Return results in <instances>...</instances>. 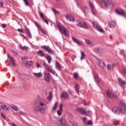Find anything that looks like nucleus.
Returning <instances> with one entry per match:
<instances>
[{"mask_svg": "<svg viewBox=\"0 0 126 126\" xmlns=\"http://www.w3.org/2000/svg\"><path fill=\"white\" fill-rule=\"evenodd\" d=\"M58 106V102H55L54 103V105L53 106V107L52 108V112H54V111H55V110H56V109H57V107Z\"/></svg>", "mask_w": 126, "mask_h": 126, "instance_id": "obj_37", "label": "nucleus"}, {"mask_svg": "<svg viewBox=\"0 0 126 126\" xmlns=\"http://www.w3.org/2000/svg\"><path fill=\"white\" fill-rule=\"evenodd\" d=\"M75 90L76 93H77L78 95H79V86H78L77 84H76L75 85Z\"/></svg>", "mask_w": 126, "mask_h": 126, "instance_id": "obj_31", "label": "nucleus"}, {"mask_svg": "<svg viewBox=\"0 0 126 126\" xmlns=\"http://www.w3.org/2000/svg\"><path fill=\"white\" fill-rule=\"evenodd\" d=\"M10 126H16V125H15V124L13 123H10Z\"/></svg>", "mask_w": 126, "mask_h": 126, "instance_id": "obj_54", "label": "nucleus"}, {"mask_svg": "<svg viewBox=\"0 0 126 126\" xmlns=\"http://www.w3.org/2000/svg\"><path fill=\"white\" fill-rule=\"evenodd\" d=\"M25 29L27 33L28 36H29V38L32 39V34H31V32H30V30L28 29L27 27H25Z\"/></svg>", "mask_w": 126, "mask_h": 126, "instance_id": "obj_21", "label": "nucleus"}, {"mask_svg": "<svg viewBox=\"0 0 126 126\" xmlns=\"http://www.w3.org/2000/svg\"><path fill=\"white\" fill-rule=\"evenodd\" d=\"M77 5L78 7L80 8V9H81V10H82V11H83L85 14H86V13H88V12H89V10H88V8L87 7L85 6L83 8H82V6H81V5H79L78 3L77 4Z\"/></svg>", "mask_w": 126, "mask_h": 126, "instance_id": "obj_11", "label": "nucleus"}, {"mask_svg": "<svg viewBox=\"0 0 126 126\" xmlns=\"http://www.w3.org/2000/svg\"><path fill=\"white\" fill-rule=\"evenodd\" d=\"M36 54L40 57H45V53H44V52L42 50L36 51Z\"/></svg>", "mask_w": 126, "mask_h": 126, "instance_id": "obj_26", "label": "nucleus"}, {"mask_svg": "<svg viewBox=\"0 0 126 126\" xmlns=\"http://www.w3.org/2000/svg\"><path fill=\"white\" fill-rule=\"evenodd\" d=\"M116 22L112 21L109 23L108 26H109L110 28H113V27H115V26H116Z\"/></svg>", "mask_w": 126, "mask_h": 126, "instance_id": "obj_25", "label": "nucleus"}, {"mask_svg": "<svg viewBox=\"0 0 126 126\" xmlns=\"http://www.w3.org/2000/svg\"><path fill=\"white\" fill-rule=\"evenodd\" d=\"M47 106V101L46 100L42 99L39 100L37 102L35 103V106L33 107V111L35 113H39L45 114V111L48 109Z\"/></svg>", "mask_w": 126, "mask_h": 126, "instance_id": "obj_1", "label": "nucleus"}, {"mask_svg": "<svg viewBox=\"0 0 126 126\" xmlns=\"http://www.w3.org/2000/svg\"><path fill=\"white\" fill-rule=\"evenodd\" d=\"M57 27L59 28V30L60 31L61 33H63L66 37H68L69 36V34L68 33V32L66 31V30L62 24L59 23L57 22Z\"/></svg>", "mask_w": 126, "mask_h": 126, "instance_id": "obj_3", "label": "nucleus"}, {"mask_svg": "<svg viewBox=\"0 0 126 126\" xmlns=\"http://www.w3.org/2000/svg\"><path fill=\"white\" fill-rule=\"evenodd\" d=\"M40 29H41V31L43 34H46V32H45V31L44 30H43V29H42L41 28Z\"/></svg>", "mask_w": 126, "mask_h": 126, "instance_id": "obj_59", "label": "nucleus"}, {"mask_svg": "<svg viewBox=\"0 0 126 126\" xmlns=\"http://www.w3.org/2000/svg\"><path fill=\"white\" fill-rule=\"evenodd\" d=\"M62 111H63V104H60V109L57 111V114L59 116H61L62 115Z\"/></svg>", "mask_w": 126, "mask_h": 126, "instance_id": "obj_28", "label": "nucleus"}, {"mask_svg": "<svg viewBox=\"0 0 126 126\" xmlns=\"http://www.w3.org/2000/svg\"><path fill=\"white\" fill-rule=\"evenodd\" d=\"M112 111L114 114H118V113H120V110H119V107L118 108L117 107H114L112 109Z\"/></svg>", "mask_w": 126, "mask_h": 126, "instance_id": "obj_30", "label": "nucleus"}, {"mask_svg": "<svg viewBox=\"0 0 126 126\" xmlns=\"http://www.w3.org/2000/svg\"><path fill=\"white\" fill-rule=\"evenodd\" d=\"M73 76H74V78L75 79H76V78H77V77L78 76V74H77V73H74Z\"/></svg>", "mask_w": 126, "mask_h": 126, "instance_id": "obj_49", "label": "nucleus"}, {"mask_svg": "<svg viewBox=\"0 0 126 126\" xmlns=\"http://www.w3.org/2000/svg\"><path fill=\"white\" fill-rule=\"evenodd\" d=\"M65 18L68 21H70V22H73V21L75 20L74 17L70 14L66 15Z\"/></svg>", "mask_w": 126, "mask_h": 126, "instance_id": "obj_15", "label": "nucleus"}, {"mask_svg": "<svg viewBox=\"0 0 126 126\" xmlns=\"http://www.w3.org/2000/svg\"><path fill=\"white\" fill-rule=\"evenodd\" d=\"M1 26L2 28H5V27H6V25H5V24H2Z\"/></svg>", "mask_w": 126, "mask_h": 126, "instance_id": "obj_62", "label": "nucleus"}, {"mask_svg": "<svg viewBox=\"0 0 126 126\" xmlns=\"http://www.w3.org/2000/svg\"><path fill=\"white\" fill-rule=\"evenodd\" d=\"M83 104L84 106H86L87 105V104H86V101H85V100L83 101Z\"/></svg>", "mask_w": 126, "mask_h": 126, "instance_id": "obj_63", "label": "nucleus"}, {"mask_svg": "<svg viewBox=\"0 0 126 126\" xmlns=\"http://www.w3.org/2000/svg\"><path fill=\"white\" fill-rule=\"evenodd\" d=\"M107 94V96L108 98H114V99H117L118 98V96L117 95L115 94L113 91H107L106 92Z\"/></svg>", "mask_w": 126, "mask_h": 126, "instance_id": "obj_7", "label": "nucleus"}, {"mask_svg": "<svg viewBox=\"0 0 126 126\" xmlns=\"http://www.w3.org/2000/svg\"><path fill=\"white\" fill-rule=\"evenodd\" d=\"M20 35L22 36V37H23L24 39H25V36L23 34H20Z\"/></svg>", "mask_w": 126, "mask_h": 126, "instance_id": "obj_64", "label": "nucleus"}, {"mask_svg": "<svg viewBox=\"0 0 126 126\" xmlns=\"http://www.w3.org/2000/svg\"><path fill=\"white\" fill-rule=\"evenodd\" d=\"M78 27L84 28V29H87L88 28V25L84 22H80L77 24Z\"/></svg>", "mask_w": 126, "mask_h": 126, "instance_id": "obj_9", "label": "nucleus"}, {"mask_svg": "<svg viewBox=\"0 0 126 126\" xmlns=\"http://www.w3.org/2000/svg\"><path fill=\"white\" fill-rule=\"evenodd\" d=\"M85 41L87 45H91V44H92V41L89 39H85Z\"/></svg>", "mask_w": 126, "mask_h": 126, "instance_id": "obj_38", "label": "nucleus"}, {"mask_svg": "<svg viewBox=\"0 0 126 126\" xmlns=\"http://www.w3.org/2000/svg\"><path fill=\"white\" fill-rule=\"evenodd\" d=\"M24 1L26 5H29V4L28 3V1L27 0H23Z\"/></svg>", "mask_w": 126, "mask_h": 126, "instance_id": "obj_50", "label": "nucleus"}, {"mask_svg": "<svg viewBox=\"0 0 126 126\" xmlns=\"http://www.w3.org/2000/svg\"><path fill=\"white\" fill-rule=\"evenodd\" d=\"M41 48H42V49H44V51H47V52L49 53H51L52 54H53V55L55 54V51L52 50V49L49 47H47V46H41Z\"/></svg>", "mask_w": 126, "mask_h": 126, "instance_id": "obj_8", "label": "nucleus"}, {"mask_svg": "<svg viewBox=\"0 0 126 126\" xmlns=\"http://www.w3.org/2000/svg\"><path fill=\"white\" fill-rule=\"evenodd\" d=\"M34 24L35 25V26H36V27L38 28V29H40V25H39V24L38 23V22H34Z\"/></svg>", "mask_w": 126, "mask_h": 126, "instance_id": "obj_42", "label": "nucleus"}, {"mask_svg": "<svg viewBox=\"0 0 126 126\" xmlns=\"http://www.w3.org/2000/svg\"><path fill=\"white\" fill-rule=\"evenodd\" d=\"M56 68L58 70H61L62 68L61 67V64L58 62V61H56Z\"/></svg>", "mask_w": 126, "mask_h": 126, "instance_id": "obj_29", "label": "nucleus"}, {"mask_svg": "<svg viewBox=\"0 0 126 126\" xmlns=\"http://www.w3.org/2000/svg\"><path fill=\"white\" fill-rule=\"evenodd\" d=\"M47 99L49 100V101H51L52 99H53V93L51 92H50L49 93V95L47 97Z\"/></svg>", "mask_w": 126, "mask_h": 126, "instance_id": "obj_32", "label": "nucleus"}, {"mask_svg": "<svg viewBox=\"0 0 126 126\" xmlns=\"http://www.w3.org/2000/svg\"><path fill=\"white\" fill-rule=\"evenodd\" d=\"M96 2L100 4L101 7L113 6V2L111 0H96Z\"/></svg>", "mask_w": 126, "mask_h": 126, "instance_id": "obj_2", "label": "nucleus"}, {"mask_svg": "<svg viewBox=\"0 0 126 126\" xmlns=\"http://www.w3.org/2000/svg\"><path fill=\"white\" fill-rule=\"evenodd\" d=\"M93 26H94V28L96 30H97L98 32L100 33H103L104 30L101 28V26L99 25V24L97 22H92Z\"/></svg>", "mask_w": 126, "mask_h": 126, "instance_id": "obj_5", "label": "nucleus"}, {"mask_svg": "<svg viewBox=\"0 0 126 126\" xmlns=\"http://www.w3.org/2000/svg\"><path fill=\"white\" fill-rule=\"evenodd\" d=\"M56 45H57V46H58V47H59V48L61 49V43H59V42H57L56 43Z\"/></svg>", "mask_w": 126, "mask_h": 126, "instance_id": "obj_53", "label": "nucleus"}, {"mask_svg": "<svg viewBox=\"0 0 126 126\" xmlns=\"http://www.w3.org/2000/svg\"><path fill=\"white\" fill-rule=\"evenodd\" d=\"M122 73H124V74H126V69H124L122 70Z\"/></svg>", "mask_w": 126, "mask_h": 126, "instance_id": "obj_56", "label": "nucleus"}, {"mask_svg": "<svg viewBox=\"0 0 126 126\" xmlns=\"http://www.w3.org/2000/svg\"><path fill=\"white\" fill-rule=\"evenodd\" d=\"M43 66L44 67H45V69H47V70H48V71L49 70H50V69H51L49 65H48V64H47L46 63H43Z\"/></svg>", "mask_w": 126, "mask_h": 126, "instance_id": "obj_33", "label": "nucleus"}, {"mask_svg": "<svg viewBox=\"0 0 126 126\" xmlns=\"http://www.w3.org/2000/svg\"><path fill=\"white\" fill-rule=\"evenodd\" d=\"M52 10L55 14H58V13H60V12H59V11L56 10V9H55V8H52Z\"/></svg>", "mask_w": 126, "mask_h": 126, "instance_id": "obj_41", "label": "nucleus"}, {"mask_svg": "<svg viewBox=\"0 0 126 126\" xmlns=\"http://www.w3.org/2000/svg\"><path fill=\"white\" fill-rule=\"evenodd\" d=\"M94 58L96 59V61H97L98 66L100 67V68H105V67H106V64L103 60L99 59V58H97L96 56H94Z\"/></svg>", "mask_w": 126, "mask_h": 126, "instance_id": "obj_6", "label": "nucleus"}, {"mask_svg": "<svg viewBox=\"0 0 126 126\" xmlns=\"http://www.w3.org/2000/svg\"><path fill=\"white\" fill-rule=\"evenodd\" d=\"M76 111H77L80 114H83V115H86V111L85 109H83V108H78L76 109Z\"/></svg>", "mask_w": 126, "mask_h": 126, "instance_id": "obj_17", "label": "nucleus"}, {"mask_svg": "<svg viewBox=\"0 0 126 126\" xmlns=\"http://www.w3.org/2000/svg\"><path fill=\"white\" fill-rule=\"evenodd\" d=\"M11 108H12V109L14 110V111H17V110H18V107H17V106H11Z\"/></svg>", "mask_w": 126, "mask_h": 126, "instance_id": "obj_43", "label": "nucleus"}, {"mask_svg": "<svg viewBox=\"0 0 126 126\" xmlns=\"http://www.w3.org/2000/svg\"><path fill=\"white\" fill-rule=\"evenodd\" d=\"M72 40L77 45H82V42L79 41L77 39L74 38V37H72Z\"/></svg>", "mask_w": 126, "mask_h": 126, "instance_id": "obj_20", "label": "nucleus"}, {"mask_svg": "<svg viewBox=\"0 0 126 126\" xmlns=\"http://www.w3.org/2000/svg\"><path fill=\"white\" fill-rule=\"evenodd\" d=\"M43 21H44V22H45V23H46L47 25H49V22H48V21H47V20L43 19Z\"/></svg>", "mask_w": 126, "mask_h": 126, "instance_id": "obj_55", "label": "nucleus"}, {"mask_svg": "<svg viewBox=\"0 0 126 126\" xmlns=\"http://www.w3.org/2000/svg\"><path fill=\"white\" fill-rule=\"evenodd\" d=\"M27 63L28 65H32V63H33V62H32V61H28L27 62Z\"/></svg>", "mask_w": 126, "mask_h": 126, "instance_id": "obj_46", "label": "nucleus"}, {"mask_svg": "<svg viewBox=\"0 0 126 126\" xmlns=\"http://www.w3.org/2000/svg\"><path fill=\"white\" fill-rule=\"evenodd\" d=\"M0 108L2 110H3V111H7V110H8V107L3 103H1V105H0Z\"/></svg>", "mask_w": 126, "mask_h": 126, "instance_id": "obj_24", "label": "nucleus"}, {"mask_svg": "<svg viewBox=\"0 0 126 126\" xmlns=\"http://www.w3.org/2000/svg\"><path fill=\"white\" fill-rule=\"evenodd\" d=\"M34 76L36 77L37 78H41V77H43V74L41 72L39 73H32Z\"/></svg>", "mask_w": 126, "mask_h": 126, "instance_id": "obj_19", "label": "nucleus"}, {"mask_svg": "<svg viewBox=\"0 0 126 126\" xmlns=\"http://www.w3.org/2000/svg\"><path fill=\"white\" fill-rule=\"evenodd\" d=\"M94 77L95 81L96 82H98V83H100L101 82V79L99 78V76H98V74L96 72H94Z\"/></svg>", "mask_w": 126, "mask_h": 126, "instance_id": "obj_14", "label": "nucleus"}, {"mask_svg": "<svg viewBox=\"0 0 126 126\" xmlns=\"http://www.w3.org/2000/svg\"><path fill=\"white\" fill-rule=\"evenodd\" d=\"M19 48L21 50H22L23 51H24V50H28L29 49V47L26 46H22V45H19Z\"/></svg>", "mask_w": 126, "mask_h": 126, "instance_id": "obj_36", "label": "nucleus"}, {"mask_svg": "<svg viewBox=\"0 0 126 126\" xmlns=\"http://www.w3.org/2000/svg\"><path fill=\"white\" fill-rule=\"evenodd\" d=\"M17 31H18V32H20V33H23L24 32V31H23V30L21 29H18L17 30Z\"/></svg>", "mask_w": 126, "mask_h": 126, "instance_id": "obj_48", "label": "nucleus"}, {"mask_svg": "<svg viewBox=\"0 0 126 126\" xmlns=\"http://www.w3.org/2000/svg\"><path fill=\"white\" fill-rule=\"evenodd\" d=\"M36 67L38 68V67H40V63H36L35 64Z\"/></svg>", "mask_w": 126, "mask_h": 126, "instance_id": "obj_52", "label": "nucleus"}, {"mask_svg": "<svg viewBox=\"0 0 126 126\" xmlns=\"http://www.w3.org/2000/svg\"><path fill=\"white\" fill-rule=\"evenodd\" d=\"M19 114L24 117H27V114L23 111H20Z\"/></svg>", "mask_w": 126, "mask_h": 126, "instance_id": "obj_40", "label": "nucleus"}, {"mask_svg": "<svg viewBox=\"0 0 126 126\" xmlns=\"http://www.w3.org/2000/svg\"><path fill=\"white\" fill-rule=\"evenodd\" d=\"M94 51L96 54H102V53H104V49L99 47H95Z\"/></svg>", "mask_w": 126, "mask_h": 126, "instance_id": "obj_13", "label": "nucleus"}, {"mask_svg": "<svg viewBox=\"0 0 126 126\" xmlns=\"http://www.w3.org/2000/svg\"><path fill=\"white\" fill-rule=\"evenodd\" d=\"M85 59V53L83 51H81V57L80 60L82 61Z\"/></svg>", "mask_w": 126, "mask_h": 126, "instance_id": "obj_35", "label": "nucleus"}, {"mask_svg": "<svg viewBox=\"0 0 126 126\" xmlns=\"http://www.w3.org/2000/svg\"><path fill=\"white\" fill-rule=\"evenodd\" d=\"M39 15L41 17V18H44V14H43V13L41 12H39Z\"/></svg>", "mask_w": 126, "mask_h": 126, "instance_id": "obj_45", "label": "nucleus"}, {"mask_svg": "<svg viewBox=\"0 0 126 126\" xmlns=\"http://www.w3.org/2000/svg\"><path fill=\"white\" fill-rule=\"evenodd\" d=\"M0 5L1 6H2V7H3V2H2V1H0Z\"/></svg>", "mask_w": 126, "mask_h": 126, "instance_id": "obj_60", "label": "nucleus"}, {"mask_svg": "<svg viewBox=\"0 0 126 126\" xmlns=\"http://www.w3.org/2000/svg\"><path fill=\"white\" fill-rule=\"evenodd\" d=\"M120 53L121 54V55H124V58H126V55H125V51H124L123 50H120Z\"/></svg>", "mask_w": 126, "mask_h": 126, "instance_id": "obj_44", "label": "nucleus"}, {"mask_svg": "<svg viewBox=\"0 0 126 126\" xmlns=\"http://www.w3.org/2000/svg\"><path fill=\"white\" fill-rule=\"evenodd\" d=\"M87 125H88L89 126H91L92 125V121H88Z\"/></svg>", "mask_w": 126, "mask_h": 126, "instance_id": "obj_51", "label": "nucleus"}, {"mask_svg": "<svg viewBox=\"0 0 126 126\" xmlns=\"http://www.w3.org/2000/svg\"><path fill=\"white\" fill-rule=\"evenodd\" d=\"M50 79H51V75L49 73L45 72L44 73V80L46 81V82H49L50 81Z\"/></svg>", "mask_w": 126, "mask_h": 126, "instance_id": "obj_12", "label": "nucleus"}, {"mask_svg": "<svg viewBox=\"0 0 126 126\" xmlns=\"http://www.w3.org/2000/svg\"><path fill=\"white\" fill-rule=\"evenodd\" d=\"M116 66V64L113 63L111 64H107V68L108 70H112V69H114V68Z\"/></svg>", "mask_w": 126, "mask_h": 126, "instance_id": "obj_23", "label": "nucleus"}, {"mask_svg": "<svg viewBox=\"0 0 126 126\" xmlns=\"http://www.w3.org/2000/svg\"><path fill=\"white\" fill-rule=\"evenodd\" d=\"M82 121H83L84 123H85V122L86 121V118L85 117L83 118Z\"/></svg>", "mask_w": 126, "mask_h": 126, "instance_id": "obj_58", "label": "nucleus"}, {"mask_svg": "<svg viewBox=\"0 0 126 126\" xmlns=\"http://www.w3.org/2000/svg\"><path fill=\"white\" fill-rule=\"evenodd\" d=\"M7 56L8 58L9 59L10 62L12 63V64H13L14 65H15V63H14V59L12 58V57L10 56L9 54H7Z\"/></svg>", "mask_w": 126, "mask_h": 126, "instance_id": "obj_27", "label": "nucleus"}, {"mask_svg": "<svg viewBox=\"0 0 126 126\" xmlns=\"http://www.w3.org/2000/svg\"><path fill=\"white\" fill-rule=\"evenodd\" d=\"M115 12L119 14V15H122V16H124V17H126V12L124 10H122L121 11H119L118 10H115Z\"/></svg>", "mask_w": 126, "mask_h": 126, "instance_id": "obj_16", "label": "nucleus"}, {"mask_svg": "<svg viewBox=\"0 0 126 126\" xmlns=\"http://www.w3.org/2000/svg\"><path fill=\"white\" fill-rule=\"evenodd\" d=\"M46 59L48 61V63H51V62H52V58L51 56L49 55H47Z\"/></svg>", "mask_w": 126, "mask_h": 126, "instance_id": "obj_34", "label": "nucleus"}, {"mask_svg": "<svg viewBox=\"0 0 126 126\" xmlns=\"http://www.w3.org/2000/svg\"><path fill=\"white\" fill-rule=\"evenodd\" d=\"M48 71H50V72H51V73H52V74H54V75H56V76H58V74L56 72V71H55V70L50 69V70H49Z\"/></svg>", "mask_w": 126, "mask_h": 126, "instance_id": "obj_39", "label": "nucleus"}, {"mask_svg": "<svg viewBox=\"0 0 126 126\" xmlns=\"http://www.w3.org/2000/svg\"><path fill=\"white\" fill-rule=\"evenodd\" d=\"M113 125L114 126H117V125H119V122L117 121H115L113 122Z\"/></svg>", "mask_w": 126, "mask_h": 126, "instance_id": "obj_47", "label": "nucleus"}, {"mask_svg": "<svg viewBox=\"0 0 126 126\" xmlns=\"http://www.w3.org/2000/svg\"><path fill=\"white\" fill-rule=\"evenodd\" d=\"M69 97V95H68V94L65 92H63V93H61V98H68Z\"/></svg>", "mask_w": 126, "mask_h": 126, "instance_id": "obj_18", "label": "nucleus"}, {"mask_svg": "<svg viewBox=\"0 0 126 126\" xmlns=\"http://www.w3.org/2000/svg\"><path fill=\"white\" fill-rule=\"evenodd\" d=\"M1 116L3 118V119H5V116L2 114V113H0Z\"/></svg>", "mask_w": 126, "mask_h": 126, "instance_id": "obj_61", "label": "nucleus"}, {"mask_svg": "<svg viewBox=\"0 0 126 126\" xmlns=\"http://www.w3.org/2000/svg\"><path fill=\"white\" fill-rule=\"evenodd\" d=\"M118 80L120 86H124V85H126V81H122L121 78H118Z\"/></svg>", "mask_w": 126, "mask_h": 126, "instance_id": "obj_22", "label": "nucleus"}, {"mask_svg": "<svg viewBox=\"0 0 126 126\" xmlns=\"http://www.w3.org/2000/svg\"><path fill=\"white\" fill-rule=\"evenodd\" d=\"M92 11L93 14L94 15H96V12L95 11V8H94V5H93V3H92V2L90 1L89 0H87Z\"/></svg>", "mask_w": 126, "mask_h": 126, "instance_id": "obj_10", "label": "nucleus"}, {"mask_svg": "<svg viewBox=\"0 0 126 126\" xmlns=\"http://www.w3.org/2000/svg\"><path fill=\"white\" fill-rule=\"evenodd\" d=\"M12 53H13V54H14V55H15V56H16V55H17V53H16V52H15L14 50H12Z\"/></svg>", "mask_w": 126, "mask_h": 126, "instance_id": "obj_57", "label": "nucleus"}, {"mask_svg": "<svg viewBox=\"0 0 126 126\" xmlns=\"http://www.w3.org/2000/svg\"><path fill=\"white\" fill-rule=\"evenodd\" d=\"M119 110L121 114H126V104L125 102H121L120 103Z\"/></svg>", "mask_w": 126, "mask_h": 126, "instance_id": "obj_4", "label": "nucleus"}]
</instances>
